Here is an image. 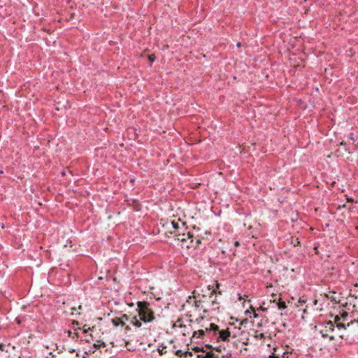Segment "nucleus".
Here are the masks:
<instances>
[{"mask_svg": "<svg viewBox=\"0 0 358 358\" xmlns=\"http://www.w3.org/2000/svg\"><path fill=\"white\" fill-rule=\"evenodd\" d=\"M197 358H218V357L211 352H206L203 351L201 354L197 356Z\"/></svg>", "mask_w": 358, "mask_h": 358, "instance_id": "9", "label": "nucleus"}, {"mask_svg": "<svg viewBox=\"0 0 358 358\" xmlns=\"http://www.w3.org/2000/svg\"><path fill=\"white\" fill-rule=\"evenodd\" d=\"M81 308H82V306H79L78 309H80V310Z\"/></svg>", "mask_w": 358, "mask_h": 358, "instance_id": "32", "label": "nucleus"}, {"mask_svg": "<svg viewBox=\"0 0 358 358\" xmlns=\"http://www.w3.org/2000/svg\"><path fill=\"white\" fill-rule=\"evenodd\" d=\"M149 59L151 62H154V60L155 59V56L152 55H150L149 56Z\"/></svg>", "mask_w": 358, "mask_h": 358, "instance_id": "18", "label": "nucleus"}, {"mask_svg": "<svg viewBox=\"0 0 358 358\" xmlns=\"http://www.w3.org/2000/svg\"><path fill=\"white\" fill-rule=\"evenodd\" d=\"M176 354L177 355H180V356H181V355H182V351H181V350H177V351H176Z\"/></svg>", "mask_w": 358, "mask_h": 358, "instance_id": "23", "label": "nucleus"}, {"mask_svg": "<svg viewBox=\"0 0 358 358\" xmlns=\"http://www.w3.org/2000/svg\"><path fill=\"white\" fill-rule=\"evenodd\" d=\"M255 337L256 338L263 339L265 338V335L262 333H258L257 331H255Z\"/></svg>", "mask_w": 358, "mask_h": 358, "instance_id": "13", "label": "nucleus"}, {"mask_svg": "<svg viewBox=\"0 0 358 358\" xmlns=\"http://www.w3.org/2000/svg\"><path fill=\"white\" fill-rule=\"evenodd\" d=\"M172 224H173V227L174 229H178L179 227H178V224L177 222H172Z\"/></svg>", "mask_w": 358, "mask_h": 358, "instance_id": "19", "label": "nucleus"}, {"mask_svg": "<svg viewBox=\"0 0 358 358\" xmlns=\"http://www.w3.org/2000/svg\"><path fill=\"white\" fill-rule=\"evenodd\" d=\"M348 137H349L351 140H352L353 141H355V138H354V134H353V133H350V134H349Z\"/></svg>", "mask_w": 358, "mask_h": 358, "instance_id": "20", "label": "nucleus"}, {"mask_svg": "<svg viewBox=\"0 0 358 358\" xmlns=\"http://www.w3.org/2000/svg\"><path fill=\"white\" fill-rule=\"evenodd\" d=\"M269 358H279L278 355H275L274 353L269 356Z\"/></svg>", "mask_w": 358, "mask_h": 358, "instance_id": "21", "label": "nucleus"}, {"mask_svg": "<svg viewBox=\"0 0 358 358\" xmlns=\"http://www.w3.org/2000/svg\"><path fill=\"white\" fill-rule=\"evenodd\" d=\"M201 239L198 238V239L196 240V245L200 244V243H201Z\"/></svg>", "mask_w": 358, "mask_h": 358, "instance_id": "25", "label": "nucleus"}, {"mask_svg": "<svg viewBox=\"0 0 358 358\" xmlns=\"http://www.w3.org/2000/svg\"><path fill=\"white\" fill-rule=\"evenodd\" d=\"M216 331H218V326L213 323H210L209 328L206 327L205 329L195 331L192 336V340H194L196 338H201L206 333H215Z\"/></svg>", "mask_w": 358, "mask_h": 358, "instance_id": "4", "label": "nucleus"}, {"mask_svg": "<svg viewBox=\"0 0 358 358\" xmlns=\"http://www.w3.org/2000/svg\"><path fill=\"white\" fill-rule=\"evenodd\" d=\"M111 322L113 324V325L115 327H117L119 325H121L123 327L125 325V322L124 321H122V319H120V317H115L111 320Z\"/></svg>", "mask_w": 358, "mask_h": 358, "instance_id": "10", "label": "nucleus"}, {"mask_svg": "<svg viewBox=\"0 0 358 358\" xmlns=\"http://www.w3.org/2000/svg\"><path fill=\"white\" fill-rule=\"evenodd\" d=\"M292 243L294 245H296L299 244V241L298 238H293V237H292Z\"/></svg>", "mask_w": 358, "mask_h": 358, "instance_id": "15", "label": "nucleus"}, {"mask_svg": "<svg viewBox=\"0 0 358 358\" xmlns=\"http://www.w3.org/2000/svg\"><path fill=\"white\" fill-rule=\"evenodd\" d=\"M48 358V357H47Z\"/></svg>", "mask_w": 358, "mask_h": 358, "instance_id": "34", "label": "nucleus"}, {"mask_svg": "<svg viewBox=\"0 0 358 358\" xmlns=\"http://www.w3.org/2000/svg\"><path fill=\"white\" fill-rule=\"evenodd\" d=\"M334 331V324L329 321L322 326L320 334L323 338H329L330 341H333L335 338Z\"/></svg>", "mask_w": 358, "mask_h": 358, "instance_id": "2", "label": "nucleus"}, {"mask_svg": "<svg viewBox=\"0 0 358 358\" xmlns=\"http://www.w3.org/2000/svg\"><path fill=\"white\" fill-rule=\"evenodd\" d=\"M193 294H195V291L193 292ZM187 302L189 304H194L196 308L203 309V310L206 311V306L204 305L206 301H201V299H198L196 295L189 296Z\"/></svg>", "mask_w": 358, "mask_h": 358, "instance_id": "5", "label": "nucleus"}, {"mask_svg": "<svg viewBox=\"0 0 358 358\" xmlns=\"http://www.w3.org/2000/svg\"><path fill=\"white\" fill-rule=\"evenodd\" d=\"M215 334H217V341H222L224 342H229V338L231 336V332L229 331V330H221L220 331L218 329V331H216L215 333H214Z\"/></svg>", "mask_w": 358, "mask_h": 358, "instance_id": "6", "label": "nucleus"}, {"mask_svg": "<svg viewBox=\"0 0 358 358\" xmlns=\"http://www.w3.org/2000/svg\"><path fill=\"white\" fill-rule=\"evenodd\" d=\"M130 329H131V328H130L129 326H126V327H125V331H129Z\"/></svg>", "mask_w": 358, "mask_h": 358, "instance_id": "24", "label": "nucleus"}, {"mask_svg": "<svg viewBox=\"0 0 358 358\" xmlns=\"http://www.w3.org/2000/svg\"><path fill=\"white\" fill-rule=\"evenodd\" d=\"M165 349H166V346H162V348L160 347L158 348V352L160 355H162L166 352Z\"/></svg>", "mask_w": 358, "mask_h": 358, "instance_id": "14", "label": "nucleus"}, {"mask_svg": "<svg viewBox=\"0 0 358 358\" xmlns=\"http://www.w3.org/2000/svg\"><path fill=\"white\" fill-rule=\"evenodd\" d=\"M278 307L280 310H284L287 308L286 303L284 301H280L278 303Z\"/></svg>", "mask_w": 358, "mask_h": 358, "instance_id": "12", "label": "nucleus"}, {"mask_svg": "<svg viewBox=\"0 0 358 358\" xmlns=\"http://www.w3.org/2000/svg\"><path fill=\"white\" fill-rule=\"evenodd\" d=\"M339 337L340 338H343V335H339Z\"/></svg>", "mask_w": 358, "mask_h": 358, "instance_id": "33", "label": "nucleus"}, {"mask_svg": "<svg viewBox=\"0 0 358 358\" xmlns=\"http://www.w3.org/2000/svg\"><path fill=\"white\" fill-rule=\"evenodd\" d=\"M131 322L137 327H141V322L137 320L136 317H134Z\"/></svg>", "mask_w": 358, "mask_h": 358, "instance_id": "11", "label": "nucleus"}, {"mask_svg": "<svg viewBox=\"0 0 358 358\" xmlns=\"http://www.w3.org/2000/svg\"><path fill=\"white\" fill-rule=\"evenodd\" d=\"M74 352V350L71 349L70 352Z\"/></svg>", "mask_w": 358, "mask_h": 358, "instance_id": "30", "label": "nucleus"}, {"mask_svg": "<svg viewBox=\"0 0 358 358\" xmlns=\"http://www.w3.org/2000/svg\"><path fill=\"white\" fill-rule=\"evenodd\" d=\"M299 302L302 303H304L305 301L303 299H302L301 298H300Z\"/></svg>", "mask_w": 358, "mask_h": 358, "instance_id": "26", "label": "nucleus"}, {"mask_svg": "<svg viewBox=\"0 0 358 358\" xmlns=\"http://www.w3.org/2000/svg\"><path fill=\"white\" fill-rule=\"evenodd\" d=\"M341 145H345V143H344L343 142H341Z\"/></svg>", "mask_w": 358, "mask_h": 358, "instance_id": "31", "label": "nucleus"}, {"mask_svg": "<svg viewBox=\"0 0 358 358\" xmlns=\"http://www.w3.org/2000/svg\"><path fill=\"white\" fill-rule=\"evenodd\" d=\"M216 350L222 353V358H231V350H226L225 346L219 345L217 347Z\"/></svg>", "mask_w": 358, "mask_h": 358, "instance_id": "8", "label": "nucleus"}, {"mask_svg": "<svg viewBox=\"0 0 358 358\" xmlns=\"http://www.w3.org/2000/svg\"><path fill=\"white\" fill-rule=\"evenodd\" d=\"M175 236L176 239L182 243V247L190 248L192 247L194 236L190 232L182 233V234H176Z\"/></svg>", "mask_w": 358, "mask_h": 358, "instance_id": "3", "label": "nucleus"}, {"mask_svg": "<svg viewBox=\"0 0 358 358\" xmlns=\"http://www.w3.org/2000/svg\"><path fill=\"white\" fill-rule=\"evenodd\" d=\"M215 294H216V291L215 289H213V290L210 291V295L209 296L208 298H207V296L205 295H202L201 296V295L199 294H198V296H196V297L198 299H201V301H205L206 303L208 302V299H210V302L212 303V306H213L214 304H217V302L216 301V296H215L214 299H212Z\"/></svg>", "mask_w": 358, "mask_h": 358, "instance_id": "7", "label": "nucleus"}, {"mask_svg": "<svg viewBox=\"0 0 358 358\" xmlns=\"http://www.w3.org/2000/svg\"><path fill=\"white\" fill-rule=\"evenodd\" d=\"M71 310H72V312H71V314L72 315H76V314H77V313H75V312H74V311H76V308H71Z\"/></svg>", "mask_w": 358, "mask_h": 358, "instance_id": "22", "label": "nucleus"}, {"mask_svg": "<svg viewBox=\"0 0 358 358\" xmlns=\"http://www.w3.org/2000/svg\"><path fill=\"white\" fill-rule=\"evenodd\" d=\"M336 327L338 328V330H340L341 329H345V325L343 324H341V323H337L336 324Z\"/></svg>", "mask_w": 358, "mask_h": 358, "instance_id": "17", "label": "nucleus"}, {"mask_svg": "<svg viewBox=\"0 0 358 358\" xmlns=\"http://www.w3.org/2000/svg\"><path fill=\"white\" fill-rule=\"evenodd\" d=\"M234 245H235L236 246H238V245H239V243H238V241H236V242H235V243H234Z\"/></svg>", "mask_w": 358, "mask_h": 358, "instance_id": "27", "label": "nucleus"}, {"mask_svg": "<svg viewBox=\"0 0 358 358\" xmlns=\"http://www.w3.org/2000/svg\"><path fill=\"white\" fill-rule=\"evenodd\" d=\"M138 311L140 318L145 322H149L155 319L153 311L149 308L150 304L146 301H138Z\"/></svg>", "mask_w": 358, "mask_h": 358, "instance_id": "1", "label": "nucleus"}, {"mask_svg": "<svg viewBox=\"0 0 358 358\" xmlns=\"http://www.w3.org/2000/svg\"><path fill=\"white\" fill-rule=\"evenodd\" d=\"M120 318L122 319V321H124V322L129 320V317L126 314L122 315Z\"/></svg>", "mask_w": 358, "mask_h": 358, "instance_id": "16", "label": "nucleus"}, {"mask_svg": "<svg viewBox=\"0 0 358 358\" xmlns=\"http://www.w3.org/2000/svg\"><path fill=\"white\" fill-rule=\"evenodd\" d=\"M237 46H238V47H241V43H237Z\"/></svg>", "mask_w": 358, "mask_h": 358, "instance_id": "28", "label": "nucleus"}, {"mask_svg": "<svg viewBox=\"0 0 358 358\" xmlns=\"http://www.w3.org/2000/svg\"><path fill=\"white\" fill-rule=\"evenodd\" d=\"M69 336H71V331H69Z\"/></svg>", "mask_w": 358, "mask_h": 358, "instance_id": "29", "label": "nucleus"}]
</instances>
